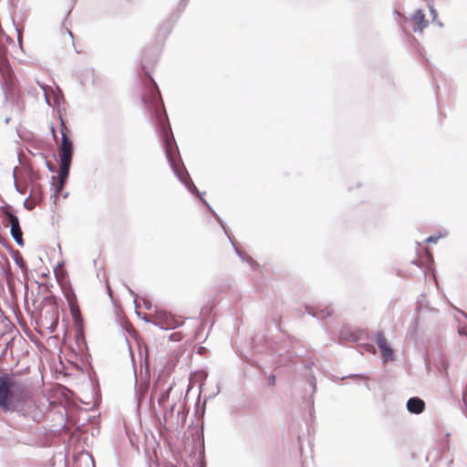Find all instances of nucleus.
<instances>
[{"instance_id":"nucleus-1","label":"nucleus","mask_w":467,"mask_h":467,"mask_svg":"<svg viewBox=\"0 0 467 467\" xmlns=\"http://www.w3.org/2000/svg\"><path fill=\"white\" fill-rule=\"evenodd\" d=\"M158 59L159 53L155 49L147 50L142 55L141 68L144 73V77L141 78V85L143 88L141 102L149 110L152 118L156 131L161 139L166 159L172 172L192 194L200 196L202 202L212 213L223 228L225 235L228 237L230 235L227 232L224 222L208 203V202L202 198V195L205 192H203L201 193L199 192L182 161L180 150L168 119L159 87L150 74V67H154L157 64Z\"/></svg>"},{"instance_id":"nucleus-2","label":"nucleus","mask_w":467,"mask_h":467,"mask_svg":"<svg viewBox=\"0 0 467 467\" xmlns=\"http://www.w3.org/2000/svg\"><path fill=\"white\" fill-rule=\"evenodd\" d=\"M26 386L12 375L0 374V409L7 412L8 404Z\"/></svg>"},{"instance_id":"nucleus-3","label":"nucleus","mask_w":467,"mask_h":467,"mask_svg":"<svg viewBox=\"0 0 467 467\" xmlns=\"http://www.w3.org/2000/svg\"><path fill=\"white\" fill-rule=\"evenodd\" d=\"M68 303L69 311L73 319V324L76 331V342L79 348L81 346L87 347L84 332V319L81 316L80 309L77 304V296L73 291L65 294Z\"/></svg>"},{"instance_id":"nucleus-4","label":"nucleus","mask_w":467,"mask_h":467,"mask_svg":"<svg viewBox=\"0 0 467 467\" xmlns=\"http://www.w3.org/2000/svg\"><path fill=\"white\" fill-rule=\"evenodd\" d=\"M7 411L17 412L19 415L33 419L36 420L34 413L36 412V406L34 400L29 397V394L26 389L18 396H16L8 404Z\"/></svg>"},{"instance_id":"nucleus-5","label":"nucleus","mask_w":467,"mask_h":467,"mask_svg":"<svg viewBox=\"0 0 467 467\" xmlns=\"http://www.w3.org/2000/svg\"><path fill=\"white\" fill-rule=\"evenodd\" d=\"M44 313L41 316L43 326L49 333H53L58 326V306L55 299H52L49 304L45 306Z\"/></svg>"},{"instance_id":"nucleus-6","label":"nucleus","mask_w":467,"mask_h":467,"mask_svg":"<svg viewBox=\"0 0 467 467\" xmlns=\"http://www.w3.org/2000/svg\"><path fill=\"white\" fill-rule=\"evenodd\" d=\"M58 117L60 120V132H61V143L57 147V151H74V144L72 140L68 137L67 133V128L65 121L61 116V113L58 112Z\"/></svg>"},{"instance_id":"nucleus-7","label":"nucleus","mask_w":467,"mask_h":467,"mask_svg":"<svg viewBox=\"0 0 467 467\" xmlns=\"http://www.w3.org/2000/svg\"><path fill=\"white\" fill-rule=\"evenodd\" d=\"M376 340L379 348L380 349L382 359L384 362L394 359V353L391 347L388 344V341L382 332H378L376 335Z\"/></svg>"},{"instance_id":"nucleus-8","label":"nucleus","mask_w":467,"mask_h":467,"mask_svg":"<svg viewBox=\"0 0 467 467\" xmlns=\"http://www.w3.org/2000/svg\"><path fill=\"white\" fill-rule=\"evenodd\" d=\"M407 410L415 415L421 414L426 409L425 401L420 397H411L406 402Z\"/></svg>"},{"instance_id":"nucleus-9","label":"nucleus","mask_w":467,"mask_h":467,"mask_svg":"<svg viewBox=\"0 0 467 467\" xmlns=\"http://www.w3.org/2000/svg\"><path fill=\"white\" fill-rule=\"evenodd\" d=\"M178 19H179V15H177L175 18L170 17L166 22H164L161 26L157 36L159 38L165 39L171 32L172 27Z\"/></svg>"},{"instance_id":"nucleus-10","label":"nucleus","mask_w":467,"mask_h":467,"mask_svg":"<svg viewBox=\"0 0 467 467\" xmlns=\"http://www.w3.org/2000/svg\"><path fill=\"white\" fill-rule=\"evenodd\" d=\"M232 244V246L234 247V252L235 254L239 256V258L243 261V262H245L247 264L250 265L251 268L253 270H254L257 266H258V264L252 258V256L243 253L235 244V243L232 240V238L230 236L227 237Z\"/></svg>"},{"instance_id":"nucleus-11","label":"nucleus","mask_w":467,"mask_h":467,"mask_svg":"<svg viewBox=\"0 0 467 467\" xmlns=\"http://www.w3.org/2000/svg\"><path fill=\"white\" fill-rule=\"evenodd\" d=\"M2 215L9 223V225L16 224L19 223V219L16 214L13 211V206L10 204H5L1 207Z\"/></svg>"},{"instance_id":"nucleus-12","label":"nucleus","mask_w":467,"mask_h":467,"mask_svg":"<svg viewBox=\"0 0 467 467\" xmlns=\"http://www.w3.org/2000/svg\"><path fill=\"white\" fill-rule=\"evenodd\" d=\"M422 299L417 300V306L415 307L416 312L419 314H421L424 311H427L429 313L437 314L438 309L431 307L429 301L426 298V296L424 294L421 295Z\"/></svg>"},{"instance_id":"nucleus-13","label":"nucleus","mask_w":467,"mask_h":467,"mask_svg":"<svg viewBox=\"0 0 467 467\" xmlns=\"http://www.w3.org/2000/svg\"><path fill=\"white\" fill-rule=\"evenodd\" d=\"M412 20L417 23V28H414L413 31L417 32L421 31L428 26V22L425 20V15L423 14L421 9H417L412 16Z\"/></svg>"},{"instance_id":"nucleus-14","label":"nucleus","mask_w":467,"mask_h":467,"mask_svg":"<svg viewBox=\"0 0 467 467\" xmlns=\"http://www.w3.org/2000/svg\"><path fill=\"white\" fill-rule=\"evenodd\" d=\"M308 315L312 316L313 317H316L317 319H326L327 317H330L332 314V310L328 308L319 309V310H314L311 307L306 306V308Z\"/></svg>"},{"instance_id":"nucleus-15","label":"nucleus","mask_w":467,"mask_h":467,"mask_svg":"<svg viewBox=\"0 0 467 467\" xmlns=\"http://www.w3.org/2000/svg\"><path fill=\"white\" fill-rule=\"evenodd\" d=\"M71 166L59 165V170L57 171V178L60 182V187L65 186L66 182L69 177Z\"/></svg>"},{"instance_id":"nucleus-16","label":"nucleus","mask_w":467,"mask_h":467,"mask_svg":"<svg viewBox=\"0 0 467 467\" xmlns=\"http://www.w3.org/2000/svg\"><path fill=\"white\" fill-rule=\"evenodd\" d=\"M74 151H58V164L71 166Z\"/></svg>"},{"instance_id":"nucleus-17","label":"nucleus","mask_w":467,"mask_h":467,"mask_svg":"<svg viewBox=\"0 0 467 467\" xmlns=\"http://www.w3.org/2000/svg\"><path fill=\"white\" fill-rule=\"evenodd\" d=\"M359 337L360 336L358 333L350 330H342L339 335L340 340H347L349 342H358Z\"/></svg>"},{"instance_id":"nucleus-18","label":"nucleus","mask_w":467,"mask_h":467,"mask_svg":"<svg viewBox=\"0 0 467 467\" xmlns=\"http://www.w3.org/2000/svg\"><path fill=\"white\" fill-rule=\"evenodd\" d=\"M151 324L164 330H170L175 327V326L172 324V321L168 319L166 316L165 318H161L160 320H152Z\"/></svg>"},{"instance_id":"nucleus-19","label":"nucleus","mask_w":467,"mask_h":467,"mask_svg":"<svg viewBox=\"0 0 467 467\" xmlns=\"http://www.w3.org/2000/svg\"><path fill=\"white\" fill-rule=\"evenodd\" d=\"M306 378H307V382L310 386V388L312 389V394H314L317 390V380H316V377L314 376V374L312 372H309L307 375H306ZM310 403L311 405L314 404V399H313V395H311V398H310Z\"/></svg>"},{"instance_id":"nucleus-20","label":"nucleus","mask_w":467,"mask_h":467,"mask_svg":"<svg viewBox=\"0 0 467 467\" xmlns=\"http://www.w3.org/2000/svg\"><path fill=\"white\" fill-rule=\"evenodd\" d=\"M33 191L35 192V194L32 195V198L34 199V202H38L39 204L43 201V191L40 185L34 186Z\"/></svg>"},{"instance_id":"nucleus-21","label":"nucleus","mask_w":467,"mask_h":467,"mask_svg":"<svg viewBox=\"0 0 467 467\" xmlns=\"http://www.w3.org/2000/svg\"><path fill=\"white\" fill-rule=\"evenodd\" d=\"M10 234L13 239L23 235V233H22V230L20 227V223L10 225Z\"/></svg>"},{"instance_id":"nucleus-22","label":"nucleus","mask_w":467,"mask_h":467,"mask_svg":"<svg viewBox=\"0 0 467 467\" xmlns=\"http://www.w3.org/2000/svg\"><path fill=\"white\" fill-rule=\"evenodd\" d=\"M52 180V182H51V185L55 187V192L54 194L51 196L53 199H54V203H56L57 202V196L59 194V192H61V190L65 187V186H61L60 187V182L58 181L57 183L56 184L55 183V177L53 176L51 178Z\"/></svg>"},{"instance_id":"nucleus-23","label":"nucleus","mask_w":467,"mask_h":467,"mask_svg":"<svg viewBox=\"0 0 467 467\" xmlns=\"http://www.w3.org/2000/svg\"><path fill=\"white\" fill-rule=\"evenodd\" d=\"M32 195H33V191L30 192L28 197L24 201V204H23L25 209H26L28 211L33 210L36 205L39 204L38 202H34L33 198L31 201H29V199L32 197Z\"/></svg>"},{"instance_id":"nucleus-24","label":"nucleus","mask_w":467,"mask_h":467,"mask_svg":"<svg viewBox=\"0 0 467 467\" xmlns=\"http://www.w3.org/2000/svg\"><path fill=\"white\" fill-rule=\"evenodd\" d=\"M13 253V258L15 260L16 265L21 269L24 270L26 268L24 260L20 256V254L18 251L12 252Z\"/></svg>"},{"instance_id":"nucleus-25","label":"nucleus","mask_w":467,"mask_h":467,"mask_svg":"<svg viewBox=\"0 0 467 467\" xmlns=\"http://www.w3.org/2000/svg\"><path fill=\"white\" fill-rule=\"evenodd\" d=\"M171 390V386H170L168 389H164L161 392V396L158 398V403L160 405L165 403L168 400V399L170 397Z\"/></svg>"},{"instance_id":"nucleus-26","label":"nucleus","mask_w":467,"mask_h":467,"mask_svg":"<svg viewBox=\"0 0 467 467\" xmlns=\"http://www.w3.org/2000/svg\"><path fill=\"white\" fill-rule=\"evenodd\" d=\"M187 4H188V0H182L178 5L177 10L171 16V17L175 18L177 15H179V16H180L181 14L184 11Z\"/></svg>"},{"instance_id":"nucleus-27","label":"nucleus","mask_w":467,"mask_h":467,"mask_svg":"<svg viewBox=\"0 0 467 467\" xmlns=\"http://www.w3.org/2000/svg\"><path fill=\"white\" fill-rule=\"evenodd\" d=\"M42 158L45 160V164H46V167L47 169L48 170L49 172H55V167L54 165L47 160V156L45 154H41Z\"/></svg>"},{"instance_id":"nucleus-28","label":"nucleus","mask_w":467,"mask_h":467,"mask_svg":"<svg viewBox=\"0 0 467 467\" xmlns=\"http://www.w3.org/2000/svg\"><path fill=\"white\" fill-rule=\"evenodd\" d=\"M448 368H449V362L445 361V360H441V371L443 370L445 372L446 377L449 376Z\"/></svg>"},{"instance_id":"nucleus-29","label":"nucleus","mask_w":467,"mask_h":467,"mask_svg":"<svg viewBox=\"0 0 467 467\" xmlns=\"http://www.w3.org/2000/svg\"><path fill=\"white\" fill-rule=\"evenodd\" d=\"M14 184H15L16 191L18 193H20V194H24V193H25L26 189L21 188V187L17 184L16 178V175H15V174H14Z\"/></svg>"},{"instance_id":"nucleus-30","label":"nucleus","mask_w":467,"mask_h":467,"mask_svg":"<svg viewBox=\"0 0 467 467\" xmlns=\"http://www.w3.org/2000/svg\"><path fill=\"white\" fill-rule=\"evenodd\" d=\"M37 83H38V85L40 86V88L44 90V93H45V94H44V96H45V101H46V103H47L48 106H50V105H51V104H50V99H49V98H48V96L47 95V92H46V86H45V85L40 84L39 82H37Z\"/></svg>"},{"instance_id":"nucleus-31","label":"nucleus","mask_w":467,"mask_h":467,"mask_svg":"<svg viewBox=\"0 0 467 467\" xmlns=\"http://www.w3.org/2000/svg\"><path fill=\"white\" fill-rule=\"evenodd\" d=\"M356 378H360V379H365V376L362 375V374H350L348 376H345V377H342L341 379H356Z\"/></svg>"},{"instance_id":"nucleus-32","label":"nucleus","mask_w":467,"mask_h":467,"mask_svg":"<svg viewBox=\"0 0 467 467\" xmlns=\"http://www.w3.org/2000/svg\"><path fill=\"white\" fill-rule=\"evenodd\" d=\"M136 314H137V316H138L139 317H140V318H141L142 320H144L145 322H147V323H150V324H151L152 319H151L150 317H148V316H146V315H145V316H143V317H140V312H138L137 310H136Z\"/></svg>"},{"instance_id":"nucleus-33","label":"nucleus","mask_w":467,"mask_h":467,"mask_svg":"<svg viewBox=\"0 0 467 467\" xmlns=\"http://www.w3.org/2000/svg\"><path fill=\"white\" fill-rule=\"evenodd\" d=\"M268 384L270 386H275V375L271 373L269 376H268Z\"/></svg>"},{"instance_id":"nucleus-34","label":"nucleus","mask_w":467,"mask_h":467,"mask_svg":"<svg viewBox=\"0 0 467 467\" xmlns=\"http://www.w3.org/2000/svg\"><path fill=\"white\" fill-rule=\"evenodd\" d=\"M15 242L16 243V244L20 247H23L24 246V239H23V235L20 236V237H16L14 238Z\"/></svg>"},{"instance_id":"nucleus-35","label":"nucleus","mask_w":467,"mask_h":467,"mask_svg":"<svg viewBox=\"0 0 467 467\" xmlns=\"http://www.w3.org/2000/svg\"><path fill=\"white\" fill-rule=\"evenodd\" d=\"M437 240H438V237L433 236V235H431V236H429V237L425 240V242H426V243H428V244H429V243H436V242H437Z\"/></svg>"},{"instance_id":"nucleus-36","label":"nucleus","mask_w":467,"mask_h":467,"mask_svg":"<svg viewBox=\"0 0 467 467\" xmlns=\"http://www.w3.org/2000/svg\"><path fill=\"white\" fill-rule=\"evenodd\" d=\"M143 305L146 309H148V310L151 309V303L148 299L143 298Z\"/></svg>"},{"instance_id":"nucleus-37","label":"nucleus","mask_w":467,"mask_h":467,"mask_svg":"<svg viewBox=\"0 0 467 467\" xmlns=\"http://www.w3.org/2000/svg\"><path fill=\"white\" fill-rule=\"evenodd\" d=\"M16 30L17 32V39H18V43L20 45V47L22 48V36H21V32L19 31V29L17 28V26H16Z\"/></svg>"},{"instance_id":"nucleus-38","label":"nucleus","mask_w":467,"mask_h":467,"mask_svg":"<svg viewBox=\"0 0 467 467\" xmlns=\"http://www.w3.org/2000/svg\"><path fill=\"white\" fill-rule=\"evenodd\" d=\"M418 327V317H415L412 321L413 333H416Z\"/></svg>"},{"instance_id":"nucleus-39","label":"nucleus","mask_w":467,"mask_h":467,"mask_svg":"<svg viewBox=\"0 0 467 467\" xmlns=\"http://www.w3.org/2000/svg\"><path fill=\"white\" fill-rule=\"evenodd\" d=\"M125 287H126V289L129 291V293H130V296H134V297L136 296L135 292H134V291H133V290H132L129 285H125Z\"/></svg>"},{"instance_id":"nucleus-40","label":"nucleus","mask_w":467,"mask_h":467,"mask_svg":"<svg viewBox=\"0 0 467 467\" xmlns=\"http://www.w3.org/2000/svg\"><path fill=\"white\" fill-rule=\"evenodd\" d=\"M51 133H52V137L55 140H57V134H56V130H55V128L53 125H51Z\"/></svg>"},{"instance_id":"nucleus-41","label":"nucleus","mask_w":467,"mask_h":467,"mask_svg":"<svg viewBox=\"0 0 467 467\" xmlns=\"http://www.w3.org/2000/svg\"><path fill=\"white\" fill-rule=\"evenodd\" d=\"M126 325L127 326H125L124 328L126 329L127 332L131 333V330H132L131 325L129 323H127Z\"/></svg>"},{"instance_id":"nucleus-42","label":"nucleus","mask_w":467,"mask_h":467,"mask_svg":"<svg viewBox=\"0 0 467 467\" xmlns=\"http://www.w3.org/2000/svg\"><path fill=\"white\" fill-rule=\"evenodd\" d=\"M170 339L172 340V341H177L178 338H177V334L176 333H173L170 336Z\"/></svg>"},{"instance_id":"nucleus-43","label":"nucleus","mask_w":467,"mask_h":467,"mask_svg":"<svg viewBox=\"0 0 467 467\" xmlns=\"http://www.w3.org/2000/svg\"><path fill=\"white\" fill-rule=\"evenodd\" d=\"M431 13L432 14L433 17L436 16V10L434 9L433 6H431Z\"/></svg>"},{"instance_id":"nucleus-44","label":"nucleus","mask_w":467,"mask_h":467,"mask_svg":"<svg viewBox=\"0 0 467 467\" xmlns=\"http://www.w3.org/2000/svg\"><path fill=\"white\" fill-rule=\"evenodd\" d=\"M66 31L68 34V36H70V38L73 40V34H72V32L70 30H68L67 28H66Z\"/></svg>"},{"instance_id":"nucleus-45","label":"nucleus","mask_w":467,"mask_h":467,"mask_svg":"<svg viewBox=\"0 0 467 467\" xmlns=\"http://www.w3.org/2000/svg\"><path fill=\"white\" fill-rule=\"evenodd\" d=\"M462 400H463V402L465 403V405H467V394H463L462 396Z\"/></svg>"},{"instance_id":"nucleus-46","label":"nucleus","mask_w":467,"mask_h":467,"mask_svg":"<svg viewBox=\"0 0 467 467\" xmlns=\"http://www.w3.org/2000/svg\"><path fill=\"white\" fill-rule=\"evenodd\" d=\"M458 311L467 319V314L464 311L460 309H458Z\"/></svg>"},{"instance_id":"nucleus-47","label":"nucleus","mask_w":467,"mask_h":467,"mask_svg":"<svg viewBox=\"0 0 467 467\" xmlns=\"http://www.w3.org/2000/svg\"><path fill=\"white\" fill-rule=\"evenodd\" d=\"M367 348H368V350H369L370 348H372V349H374V350H375V348H374V346H373V345H368V344H367Z\"/></svg>"},{"instance_id":"nucleus-48","label":"nucleus","mask_w":467,"mask_h":467,"mask_svg":"<svg viewBox=\"0 0 467 467\" xmlns=\"http://www.w3.org/2000/svg\"><path fill=\"white\" fill-rule=\"evenodd\" d=\"M134 305H135V308H136V309L140 306H139V304H138V303H137V301H136V298H134Z\"/></svg>"},{"instance_id":"nucleus-49","label":"nucleus","mask_w":467,"mask_h":467,"mask_svg":"<svg viewBox=\"0 0 467 467\" xmlns=\"http://www.w3.org/2000/svg\"><path fill=\"white\" fill-rule=\"evenodd\" d=\"M147 352H148V350H147V348H145V353H147ZM145 361H146V363L148 362V354L145 355Z\"/></svg>"},{"instance_id":"nucleus-50","label":"nucleus","mask_w":467,"mask_h":467,"mask_svg":"<svg viewBox=\"0 0 467 467\" xmlns=\"http://www.w3.org/2000/svg\"><path fill=\"white\" fill-rule=\"evenodd\" d=\"M67 196H68V192H65V193L63 194V198H67Z\"/></svg>"},{"instance_id":"nucleus-51","label":"nucleus","mask_w":467,"mask_h":467,"mask_svg":"<svg viewBox=\"0 0 467 467\" xmlns=\"http://www.w3.org/2000/svg\"><path fill=\"white\" fill-rule=\"evenodd\" d=\"M203 349H204V348H203V347H201V348L199 349V351H198V352H199V353L203 352Z\"/></svg>"},{"instance_id":"nucleus-52","label":"nucleus","mask_w":467,"mask_h":467,"mask_svg":"<svg viewBox=\"0 0 467 467\" xmlns=\"http://www.w3.org/2000/svg\"><path fill=\"white\" fill-rule=\"evenodd\" d=\"M203 349H204V348H203V347H201V348L199 349V351H198V352H199V353L203 352Z\"/></svg>"},{"instance_id":"nucleus-53","label":"nucleus","mask_w":467,"mask_h":467,"mask_svg":"<svg viewBox=\"0 0 467 467\" xmlns=\"http://www.w3.org/2000/svg\"><path fill=\"white\" fill-rule=\"evenodd\" d=\"M306 364H307V366H308V365H313V364H314V362H312V361H306Z\"/></svg>"},{"instance_id":"nucleus-54","label":"nucleus","mask_w":467,"mask_h":467,"mask_svg":"<svg viewBox=\"0 0 467 467\" xmlns=\"http://www.w3.org/2000/svg\"><path fill=\"white\" fill-rule=\"evenodd\" d=\"M9 121H10V118H6V119H5V123H8Z\"/></svg>"},{"instance_id":"nucleus-55","label":"nucleus","mask_w":467,"mask_h":467,"mask_svg":"<svg viewBox=\"0 0 467 467\" xmlns=\"http://www.w3.org/2000/svg\"><path fill=\"white\" fill-rule=\"evenodd\" d=\"M5 37L7 41H12V39L8 36H5Z\"/></svg>"},{"instance_id":"nucleus-56","label":"nucleus","mask_w":467,"mask_h":467,"mask_svg":"<svg viewBox=\"0 0 467 467\" xmlns=\"http://www.w3.org/2000/svg\"><path fill=\"white\" fill-rule=\"evenodd\" d=\"M70 12H71V9H68L67 12V16L70 14Z\"/></svg>"},{"instance_id":"nucleus-57","label":"nucleus","mask_w":467,"mask_h":467,"mask_svg":"<svg viewBox=\"0 0 467 467\" xmlns=\"http://www.w3.org/2000/svg\"><path fill=\"white\" fill-rule=\"evenodd\" d=\"M163 316H165V314H163ZM159 317H160V318H161V317H162V314H161V313H160V314H159Z\"/></svg>"},{"instance_id":"nucleus-58","label":"nucleus","mask_w":467,"mask_h":467,"mask_svg":"<svg viewBox=\"0 0 467 467\" xmlns=\"http://www.w3.org/2000/svg\"><path fill=\"white\" fill-rule=\"evenodd\" d=\"M459 334L462 335V330L459 329Z\"/></svg>"},{"instance_id":"nucleus-59","label":"nucleus","mask_w":467,"mask_h":467,"mask_svg":"<svg viewBox=\"0 0 467 467\" xmlns=\"http://www.w3.org/2000/svg\"><path fill=\"white\" fill-rule=\"evenodd\" d=\"M92 467H95L94 462H92Z\"/></svg>"}]
</instances>
